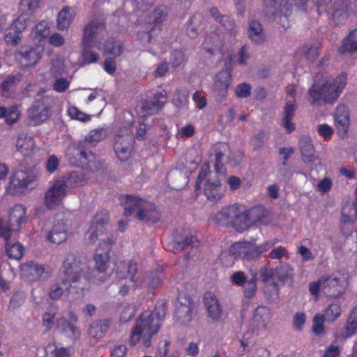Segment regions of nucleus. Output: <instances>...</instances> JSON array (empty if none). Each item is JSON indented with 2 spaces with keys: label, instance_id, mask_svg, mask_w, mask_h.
I'll list each match as a JSON object with an SVG mask.
<instances>
[{
  "label": "nucleus",
  "instance_id": "obj_1",
  "mask_svg": "<svg viewBox=\"0 0 357 357\" xmlns=\"http://www.w3.org/2000/svg\"><path fill=\"white\" fill-rule=\"evenodd\" d=\"M63 275L54 283L49 291V296L57 300L64 292L63 287L68 294V301L70 307L80 304L84 297V292L89 289V280L81 273L85 266L76 260L73 254H68L63 264Z\"/></svg>",
  "mask_w": 357,
  "mask_h": 357
},
{
  "label": "nucleus",
  "instance_id": "obj_2",
  "mask_svg": "<svg viewBox=\"0 0 357 357\" xmlns=\"http://www.w3.org/2000/svg\"><path fill=\"white\" fill-rule=\"evenodd\" d=\"M166 314V303L158 302L151 312L145 311L137 319L130 337V344L134 346L142 340L144 347L151 345L153 336L158 333Z\"/></svg>",
  "mask_w": 357,
  "mask_h": 357
},
{
  "label": "nucleus",
  "instance_id": "obj_3",
  "mask_svg": "<svg viewBox=\"0 0 357 357\" xmlns=\"http://www.w3.org/2000/svg\"><path fill=\"white\" fill-rule=\"evenodd\" d=\"M347 82V74L341 73L335 79H324L321 86L314 83L308 90L310 103L313 105L333 103L340 96Z\"/></svg>",
  "mask_w": 357,
  "mask_h": 357
},
{
  "label": "nucleus",
  "instance_id": "obj_4",
  "mask_svg": "<svg viewBox=\"0 0 357 357\" xmlns=\"http://www.w3.org/2000/svg\"><path fill=\"white\" fill-rule=\"evenodd\" d=\"M121 204L124 207L126 216L134 215L144 222H156L160 219V213L151 202L136 196L123 195L119 197Z\"/></svg>",
  "mask_w": 357,
  "mask_h": 357
},
{
  "label": "nucleus",
  "instance_id": "obj_5",
  "mask_svg": "<svg viewBox=\"0 0 357 357\" xmlns=\"http://www.w3.org/2000/svg\"><path fill=\"white\" fill-rule=\"evenodd\" d=\"M349 275L342 274H333L330 276H321L317 281L312 282L309 284L310 294L319 298V292L321 291L327 296L337 298L344 294L348 286Z\"/></svg>",
  "mask_w": 357,
  "mask_h": 357
},
{
  "label": "nucleus",
  "instance_id": "obj_6",
  "mask_svg": "<svg viewBox=\"0 0 357 357\" xmlns=\"http://www.w3.org/2000/svg\"><path fill=\"white\" fill-rule=\"evenodd\" d=\"M112 243L113 241L108 238L107 241H102L99 244L98 248L93 257L95 268L92 271L91 275H86L88 267L76 258L77 261L85 266L84 271L81 274L89 278V284L91 282L96 284H100L109 277L110 273L108 271L109 265V253Z\"/></svg>",
  "mask_w": 357,
  "mask_h": 357
},
{
  "label": "nucleus",
  "instance_id": "obj_7",
  "mask_svg": "<svg viewBox=\"0 0 357 357\" xmlns=\"http://www.w3.org/2000/svg\"><path fill=\"white\" fill-rule=\"evenodd\" d=\"M195 188L197 190L203 188L207 200L213 203L221 199L225 192L224 188L217 178V173H212L208 165L202 166L196 181Z\"/></svg>",
  "mask_w": 357,
  "mask_h": 357
},
{
  "label": "nucleus",
  "instance_id": "obj_8",
  "mask_svg": "<svg viewBox=\"0 0 357 357\" xmlns=\"http://www.w3.org/2000/svg\"><path fill=\"white\" fill-rule=\"evenodd\" d=\"M105 27V20L103 17L91 20L83 28L82 45H116L117 40L115 38L109 36L108 33L106 37L102 33Z\"/></svg>",
  "mask_w": 357,
  "mask_h": 357
},
{
  "label": "nucleus",
  "instance_id": "obj_9",
  "mask_svg": "<svg viewBox=\"0 0 357 357\" xmlns=\"http://www.w3.org/2000/svg\"><path fill=\"white\" fill-rule=\"evenodd\" d=\"M278 242L277 239L266 241L259 245L253 241L236 242L231 245L230 252L246 261L257 260Z\"/></svg>",
  "mask_w": 357,
  "mask_h": 357
},
{
  "label": "nucleus",
  "instance_id": "obj_10",
  "mask_svg": "<svg viewBox=\"0 0 357 357\" xmlns=\"http://www.w3.org/2000/svg\"><path fill=\"white\" fill-rule=\"evenodd\" d=\"M40 175V170L36 167L17 171L11 177L8 190L13 195L26 192L35 188Z\"/></svg>",
  "mask_w": 357,
  "mask_h": 357
},
{
  "label": "nucleus",
  "instance_id": "obj_11",
  "mask_svg": "<svg viewBox=\"0 0 357 357\" xmlns=\"http://www.w3.org/2000/svg\"><path fill=\"white\" fill-rule=\"evenodd\" d=\"M154 1L155 0H132V5L136 7V15L142 18V22L158 24L166 20L168 10L164 6L154 8L151 13L146 14Z\"/></svg>",
  "mask_w": 357,
  "mask_h": 357
},
{
  "label": "nucleus",
  "instance_id": "obj_12",
  "mask_svg": "<svg viewBox=\"0 0 357 357\" xmlns=\"http://www.w3.org/2000/svg\"><path fill=\"white\" fill-rule=\"evenodd\" d=\"M26 220V210L21 204L15 205L9 214L8 225L0 219V238L5 241L10 239L13 231H17Z\"/></svg>",
  "mask_w": 357,
  "mask_h": 357
},
{
  "label": "nucleus",
  "instance_id": "obj_13",
  "mask_svg": "<svg viewBox=\"0 0 357 357\" xmlns=\"http://www.w3.org/2000/svg\"><path fill=\"white\" fill-rule=\"evenodd\" d=\"M77 321V315L70 309L66 313V317H62L56 321V327L66 337L76 340L81 335V330L76 326Z\"/></svg>",
  "mask_w": 357,
  "mask_h": 357
},
{
  "label": "nucleus",
  "instance_id": "obj_14",
  "mask_svg": "<svg viewBox=\"0 0 357 357\" xmlns=\"http://www.w3.org/2000/svg\"><path fill=\"white\" fill-rule=\"evenodd\" d=\"M51 100L48 98H41L36 100L28 111V121L33 126L45 122L50 116Z\"/></svg>",
  "mask_w": 357,
  "mask_h": 357
},
{
  "label": "nucleus",
  "instance_id": "obj_15",
  "mask_svg": "<svg viewBox=\"0 0 357 357\" xmlns=\"http://www.w3.org/2000/svg\"><path fill=\"white\" fill-rule=\"evenodd\" d=\"M116 273L119 278H130L135 286L143 283L144 276L142 273L138 272V265L134 260L116 261Z\"/></svg>",
  "mask_w": 357,
  "mask_h": 357
},
{
  "label": "nucleus",
  "instance_id": "obj_16",
  "mask_svg": "<svg viewBox=\"0 0 357 357\" xmlns=\"http://www.w3.org/2000/svg\"><path fill=\"white\" fill-rule=\"evenodd\" d=\"M107 130L105 128H97L91 130L84 138V142H79L77 146L79 155L85 160L92 162L95 159L94 154L84 148V144H96L105 139Z\"/></svg>",
  "mask_w": 357,
  "mask_h": 357
},
{
  "label": "nucleus",
  "instance_id": "obj_17",
  "mask_svg": "<svg viewBox=\"0 0 357 357\" xmlns=\"http://www.w3.org/2000/svg\"><path fill=\"white\" fill-rule=\"evenodd\" d=\"M167 101V93L165 91L157 92L153 97L146 101L137 110L139 118L144 119L148 116L158 113Z\"/></svg>",
  "mask_w": 357,
  "mask_h": 357
},
{
  "label": "nucleus",
  "instance_id": "obj_18",
  "mask_svg": "<svg viewBox=\"0 0 357 357\" xmlns=\"http://www.w3.org/2000/svg\"><path fill=\"white\" fill-rule=\"evenodd\" d=\"M295 93L296 87L294 86L288 90L287 95L290 99L287 101L282 114L281 125L287 133H291L296 129L295 123L292 121L296 109Z\"/></svg>",
  "mask_w": 357,
  "mask_h": 357
},
{
  "label": "nucleus",
  "instance_id": "obj_19",
  "mask_svg": "<svg viewBox=\"0 0 357 357\" xmlns=\"http://www.w3.org/2000/svg\"><path fill=\"white\" fill-rule=\"evenodd\" d=\"M67 191L63 183L55 179L45 194V204L49 208H54L62 204Z\"/></svg>",
  "mask_w": 357,
  "mask_h": 357
},
{
  "label": "nucleus",
  "instance_id": "obj_20",
  "mask_svg": "<svg viewBox=\"0 0 357 357\" xmlns=\"http://www.w3.org/2000/svg\"><path fill=\"white\" fill-rule=\"evenodd\" d=\"M27 12L29 14H22L15 20L14 29L5 35L4 39L7 45H17L21 41L22 32L26 28L29 15L32 14Z\"/></svg>",
  "mask_w": 357,
  "mask_h": 357
},
{
  "label": "nucleus",
  "instance_id": "obj_21",
  "mask_svg": "<svg viewBox=\"0 0 357 357\" xmlns=\"http://www.w3.org/2000/svg\"><path fill=\"white\" fill-rule=\"evenodd\" d=\"M204 304L209 318L215 322L220 321L222 307L217 296L212 291H207L204 295Z\"/></svg>",
  "mask_w": 357,
  "mask_h": 357
},
{
  "label": "nucleus",
  "instance_id": "obj_22",
  "mask_svg": "<svg viewBox=\"0 0 357 357\" xmlns=\"http://www.w3.org/2000/svg\"><path fill=\"white\" fill-rule=\"evenodd\" d=\"M296 0H281L278 11L276 13V20L280 28L287 30L291 25V15L294 3Z\"/></svg>",
  "mask_w": 357,
  "mask_h": 357
},
{
  "label": "nucleus",
  "instance_id": "obj_23",
  "mask_svg": "<svg viewBox=\"0 0 357 357\" xmlns=\"http://www.w3.org/2000/svg\"><path fill=\"white\" fill-rule=\"evenodd\" d=\"M68 227L63 219H56L47 234V239L52 243L60 244L68 238Z\"/></svg>",
  "mask_w": 357,
  "mask_h": 357
},
{
  "label": "nucleus",
  "instance_id": "obj_24",
  "mask_svg": "<svg viewBox=\"0 0 357 357\" xmlns=\"http://www.w3.org/2000/svg\"><path fill=\"white\" fill-rule=\"evenodd\" d=\"M43 46H22L17 57L21 65L29 67L35 65L41 58Z\"/></svg>",
  "mask_w": 357,
  "mask_h": 357
},
{
  "label": "nucleus",
  "instance_id": "obj_25",
  "mask_svg": "<svg viewBox=\"0 0 357 357\" xmlns=\"http://www.w3.org/2000/svg\"><path fill=\"white\" fill-rule=\"evenodd\" d=\"M347 0H330L329 17L335 24L342 23L347 18Z\"/></svg>",
  "mask_w": 357,
  "mask_h": 357
},
{
  "label": "nucleus",
  "instance_id": "obj_26",
  "mask_svg": "<svg viewBox=\"0 0 357 357\" xmlns=\"http://www.w3.org/2000/svg\"><path fill=\"white\" fill-rule=\"evenodd\" d=\"M335 125L337 132L340 136H344L349 128V113L345 105H339L337 107L334 114Z\"/></svg>",
  "mask_w": 357,
  "mask_h": 357
},
{
  "label": "nucleus",
  "instance_id": "obj_27",
  "mask_svg": "<svg viewBox=\"0 0 357 357\" xmlns=\"http://www.w3.org/2000/svg\"><path fill=\"white\" fill-rule=\"evenodd\" d=\"M231 82V70L226 68L216 75V79L213 86L215 95L220 98H224L227 92Z\"/></svg>",
  "mask_w": 357,
  "mask_h": 357
},
{
  "label": "nucleus",
  "instance_id": "obj_28",
  "mask_svg": "<svg viewBox=\"0 0 357 357\" xmlns=\"http://www.w3.org/2000/svg\"><path fill=\"white\" fill-rule=\"evenodd\" d=\"M273 313L270 307L265 305L258 306L253 314V322L257 330L265 331L271 322Z\"/></svg>",
  "mask_w": 357,
  "mask_h": 357
},
{
  "label": "nucleus",
  "instance_id": "obj_29",
  "mask_svg": "<svg viewBox=\"0 0 357 357\" xmlns=\"http://www.w3.org/2000/svg\"><path fill=\"white\" fill-rule=\"evenodd\" d=\"M44 273V266L33 261L25 263L21 266V276L29 282L37 280Z\"/></svg>",
  "mask_w": 357,
  "mask_h": 357
},
{
  "label": "nucleus",
  "instance_id": "obj_30",
  "mask_svg": "<svg viewBox=\"0 0 357 357\" xmlns=\"http://www.w3.org/2000/svg\"><path fill=\"white\" fill-rule=\"evenodd\" d=\"M178 297V305L176 306V317L178 321L181 324H187L192 319L194 305L192 301L188 299L185 303H182Z\"/></svg>",
  "mask_w": 357,
  "mask_h": 357
},
{
  "label": "nucleus",
  "instance_id": "obj_31",
  "mask_svg": "<svg viewBox=\"0 0 357 357\" xmlns=\"http://www.w3.org/2000/svg\"><path fill=\"white\" fill-rule=\"evenodd\" d=\"M21 106L11 105L10 107H0V119H4L5 123L8 126L16 123L21 116Z\"/></svg>",
  "mask_w": 357,
  "mask_h": 357
},
{
  "label": "nucleus",
  "instance_id": "obj_32",
  "mask_svg": "<svg viewBox=\"0 0 357 357\" xmlns=\"http://www.w3.org/2000/svg\"><path fill=\"white\" fill-rule=\"evenodd\" d=\"M238 211L236 205H231L222 208L213 218L214 221L219 225L233 224V220Z\"/></svg>",
  "mask_w": 357,
  "mask_h": 357
},
{
  "label": "nucleus",
  "instance_id": "obj_33",
  "mask_svg": "<svg viewBox=\"0 0 357 357\" xmlns=\"http://www.w3.org/2000/svg\"><path fill=\"white\" fill-rule=\"evenodd\" d=\"M57 179L63 183V187L66 188V191L68 188H75L82 186L86 182L84 175L78 174L76 172H72Z\"/></svg>",
  "mask_w": 357,
  "mask_h": 357
},
{
  "label": "nucleus",
  "instance_id": "obj_34",
  "mask_svg": "<svg viewBox=\"0 0 357 357\" xmlns=\"http://www.w3.org/2000/svg\"><path fill=\"white\" fill-rule=\"evenodd\" d=\"M75 17V11L70 6H64L57 15V28L59 30H67L72 24Z\"/></svg>",
  "mask_w": 357,
  "mask_h": 357
},
{
  "label": "nucleus",
  "instance_id": "obj_35",
  "mask_svg": "<svg viewBox=\"0 0 357 357\" xmlns=\"http://www.w3.org/2000/svg\"><path fill=\"white\" fill-rule=\"evenodd\" d=\"M35 148L33 138L26 134L22 133L19 135L16 142L17 150L23 155H29Z\"/></svg>",
  "mask_w": 357,
  "mask_h": 357
},
{
  "label": "nucleus",
  "instance_id": "obj_36",
  "mask_svg": "<svg viewBox=\"0 0 357 357\" xmlns=\"http://www.w3.org/2000/svg\"><path fill=\"white\" fill-rule=\"evenodd\" d=\"M252 225L259 223L266 225L268 211L262 206H255L245 211Z\"/></svg>",
  "mask_w": 357,
  "mask_h": 357
},
{
  "label": "nucleus",
  "instance_id": "obj_37",
  "mask_svg": "<svg viewBox=\"0 0 357 357\" xmlns=\"http://www.w3.org/2000/svg\"><path fill=\"white\" fill-rule=\"evenodd\" d=\"M299 145L302 154L303 160L305 163H310L314 162L316 159V156L314 155V149L310 138H302L300 140Z\"/></svg>",
  "mask_w": 357,
  "mask_h": 357
},
{
  "label": "nucleus",
  "instance_id": "obj_38",
  "mask_svg": "<svg viewBox=\"0 0 357 357\" xmlns=\"http://www.w3.org/2000/svg\"><path fill=\"white\" fill-rule=\"evenodd\" d=\"M215 169L217 174H222L225 172L221 161L223 156L229 151V145L227 143H219L215 145Z\"/></svg>",
  "mask_w": 357,
  "mask_h": 357
},
{
  "label": "nucleus",
  "instance_id": "obj_39",
  "mask_svg": "<svg viewBox=\"0 0 357 357\" xmlns=\"http://www.w3.org/2000/svg\"><path fill=\"white\" fill-rule=\"evenodd\" d=\"M109 328L107 321H98L92 323L89 328V335L91 337L99 340L102 338Z\"/></svg>",
  "mask_w": 357,
  "mask_h": 357
},
{
  "label": "nucleus",
  "instance_id": "obj_40",
  "mask_svg": "<svg viewBox=\"0 0 357 357\" xmlns=\"http://www.w3.org/2000/svg\"><path fill=\"white\" fill-rule=\"evenodd\" d=\"M132 146V141L130 139H126L124 142V146H121V144L118 142L114 144L115 153L119 159L122 161H126L130 158Z\"/></svg>",
  "mask_w": 357,
  "mask_h": 357
},
{
  "label": "nucleus",
  "instance_id": "obj_41",
  "mask_svg": "<svg viewBox=\"0 0 357 357\" xmlns=\"http://www.w3.org/2000/svg\"><path fill=\"white\" fill-rule=\"evenodd\" d=\"M341 313L342 308L339 302H332L324 310L322 315L325 317L326 321L333 323L341 315Z\"/></svg>",
  "mask_w": 357,
  "mask_h": 357
},
{
  "label": "nucleus",
  "instance_id": "obj_42",
  "mask_svg": "<svg viewBox=\"0 0 357 357\" xmlns=\"http://www.w3.org/2000/svg\"><path fill=\"white\" fill-rule=\"evenodd\" d=\"M248 33L250 38L256 42H263L264 32L261 24L257 20H252L249 24Z\"/></svg>",
  "mask_w": 357,
  "mask_h": 357
},
{
  "label": "nucleus",
  "instance_id": "obj_43",
  "mask_svg": "<svg viewBox=\"0 0 357 357\" xmlns=\"http://www.w3.org/2000/svg\"><path fill=\"white\" fill-rule=\"evenodd\" d=\"M189 100V92L185 87H179L176 89L172 99L173 104L178 108L185 107Z\"/></svg>",
  "mask_w": 357,
  "mask_h": 357
},
{
  "label": "nucleus",
  "instance_id": "obj_44",
  "mask_svg": "<svg viewBox=\"0 0 357 357\" xmlns=\"http://www.w3.org/2000/svg\"><path fill=\"white\" fill-rule=\"evenodd\" d=\"M232 225L239 232L244 231L252 225L245 211L241 213L238 212Z\"/></svg>",
  "mask_w": 357,
  "mask_h": 357
},
{
  "label": "nucleus",
  "instance_id": "obj_45",
  "mask_svg": "<svg viewBox=\"0 0 357 357\" xmlns=\"http://www.w3.org/2000/svg\"><path fill=\"white\" fill-rule=\"evenodd\" d=\"M98 54L91 49V46H87L84 49L81 57L79 60L80 66H84L96 63L98 60Z\"/></svg>",
  "mask_w": 357,
  "mask_h": 357
},
{
  "label": "nucleus",
  "instance_id": "obj_46",
  "mask_svg": "<svg viewBox=\"0 0 357 357\" xmlns=\"http://www.w3.org/2000/svg\"><path fill=\"white\" fill-rule=\"evenodd\" d=\"M276 0H264L263 1V12L266 18L272 22L276 20V13L278 11L279 8H277Z\"/></svg>",
  "mask_w": 357,
  "mask_h": 357
},
{
  "label": "nucleus",
  "instance_id": "obj_47",
  "mask_svg": "<svg viewBox=\"0 0 357 357\" xmlns=\"http://www.w3.org/2000/svg\"><path fill=\"white\" fill-rule=\"evenodd\" d=\"M275 274L280 281L285 282L293 278L294 269L289 264L282 263L275 268Z\"/></svg>",
  "mask_w": 357,
  "mask_h": 357
},
{
  "label": "nucleus",
  "instance_id": "obj_48",
  "mask_svg": "<svg viewBox=\"0 0 357 357\" xmlns=\"http://www.w3.org/2000/svg\"><path fill=\"white\" fill-rule=\"evenodd\" d=\"M58 308L56 305H51L48 307L43 317V325L47 329H50L56 325L54 318L57 314Z\"/></svg>",
  "mask_w": 357,
  "mask_h": 357
},
{
  "label": "nucleus",
  "instance_id": "obj_49",
  "mask_svg": "<svg viewBox=\"0 0 357 357\" xmlns=\"http://www.w3.org/2000/svg\"><path fill=\"white\" fill-rule=\"evenodd\" d=\"M15 76H9L0 84V94L4 98H13Z\"/></svg>",
  "mask_w": 357,
  "mask_h": 357
},
{
  "label": "nucleus",
  "instance_id": "obj_50",
  "mask_svg": "<svg viewBox=\"0 0 357 357\" xmlns=\"http://www.w3.org/2000/svg\"><path fill=\"white\" fill-rule=\"evenodd\" d=\"M128 139H130L132 141V143L134 142L132 130L130 126L122 127L115 135L114 144H116L118 142L121 144V146H124V142Z\"/></svg>",
  "mask_w": 357,
  "mask_h": 357
},
{
  "label": "nucleus",
  "instance_id": "obj_51",
  "mask_svg": "<svg viewBox=\"0 0 357 357\" xmlns=\"http://www.w3.org/2000/svg\"><path fill=\"white\" fill-rule=\"evenodd\" d=\"M45 353L50 357H70L68 349L59 347L55 344H50L45 348Z\"/></svg>",
  "mask_w": 357,
  "mask_h": 357
},
{
  "label": "nucleus",
  "instance_id": "obj_52",
  "mask_svg": "<svg viewBox=\"0 0 357 357\" xmlns=\"http://www.w3.org/2000/svg\"><path fill=\"white\" fill-rule=\"evenodd\" d=\"M6 242V252L9 258L16 260L20 259L23 255V246L19 243H15L10 245L8 241Z\"/></svg>",
  "mask_w": 357,
  "mask_h": 357
},
{
  "label": "nucleus",
  "instance_id": "obj_53",
  "mask_svg": "<svg viewBox=\"0 0 357 357\" xmlns=\"http://www.w3.org/2000/svg\"><path fill=\"white\" fill-rule=\"evenodd\" d=\"M49 35L50 29L46 22L43 21L36 25L33 38L38 40V42H43V39L46 38Z\"/></svg>",
  "mask_w": 357,
  "mask_h": 357
},
{
  "label": "nucleus",
  "instance_id": "obj_54",
  "mask_svg": "<svg viewBox=\"0 0 357 357\" xmlns=\"http://www.w3.org/2000/svg\"><path fill=\"white\" fill-rule=\"evenodd\" d=\"M67 113L71 119L77 120L82 122H86L91 120L90 115L82 112L74 105L68 106Z\"/></svg>",
  "mask_w": 357,
  "mask_h": 357
},
{
  "label": "nucleus",
  "instance_id": "obj_55",
  "mask_svg": "<svg viewBox=\"0 0 357 357\" xmlns=\"http://www.w3.org/2000/svg\"><path fill=\"white\" fill-rule=\"evenodd\" d=\"M109 222V213L107 211H101L93 217L91 225H94L100 230L103 231L104 226Z\"/></svg>",
  "mask_w": 357,
  "mask_h": 357
},
{
  "label": "nucleus",
  "instance_id": "obj_56",
  "mask_svg": "<svg viewBox=\"0 0 357 357\" xmlns=\"http://www.w3.org/2000/svg\"><path fill=\"white\" fill-rule=\"evenodd\" d=\"M243 294L246 298H250L255 296L257 291V278L252 276L251 279L248 280L242 286Z\"/></svg>",
  "mask_w": 357,
  "mask_h": 357
},
{
  "label": "nucleus",
  "instance_id": "obj_57",
  "mask_svg": "<svg viewBox=\"0 0 357 357\" xmlns=\"http://www.w3.org/2000/svg\"><path fill=\"white\" fill-rule=\"evenodd\" d=\"M56 79L52 84V89L58 92L63 93L68 89L72 77H56Z\"/></svg>",
  "mask_w": 357,
  "mask_h": 357
},
{
  "label": "nucleus",
  "instance_id": "obj_58",
  "mask_svg": "<svg viewBox=\"0 0 357 357\" xmlns=\"http://www.w3.org/2000/svg\"><path fill=\"white\" fill-rule=\"evenodd\" d=\"M135 307L133 305H125L123 306L121 314L120 321L121 323H126L130 321L135 316Z\"/></svg>",
  "mask_w": 357,
  "mask_h": 357
},
{
  "label": "nucleus",
  "instance_id": "obj_59",
  "mask_svg": "<svg viewBox=\"0 0 357 357\" xmlns=\"http://www.w3.org/2000/svg\"><path fill=\"white\" fill-rule=\"evenodd\" d=\"M102 230H100L98 227H95L94 225H90L88 231L85 234L84 240L86 243L93 244L98 240V237L102 234Z\"/></svg>",
  "mask_w": 357,
  "mask_h": 357
},
{
  "label": "nucleus",
  "instance_id": "obj_60",
  "mask_svg": "<svg viewBox=\"0 0 357 357\" xmlns=\"http://www.w3.org/2000/svg\"><path fill=\"white\" fill-rule=\"evenodd\" d=\"M66 65L62 59H57L53 61L52 66L50 68V73L54 77L61 76L65 73Z\"/></svg>",
  "mask_w": 357,
  "mask_h": 357
},
{
  "label": "nucleus",
  "instance_id": "obj_61",
  "mask_svg": "<svg viewBox=\"0 0 357 357\" xmlns=\"http://www.w3.org/2000/svg\"><path fill=\"white\" fill-rule=\"evenodd\" d=\"M326 321L325 317L322 314H316L312 320V332L316 335H320L324 333V324Z\"/></svg>",
  "mask_w": 357,
  "mask_h": 357
},
{
  "label": "nucleus",
  "instance_id": "obj_62",
  "mask_svg": "<svg viewBox=\"0 0 357 357\" xmlns=\"http://www.w3.org/2000/svg\"><path fill=\"white\" fill-rule=\"evenodd\" d=\"M317 131L318 135L326 141L330 140L334 132L333 128L326 123L319 124L317 126Z\"/></svg>",
  "mask_w": 357,
  "mask_h": 357
},
{
  "label": "nucleus",
  "instance_id": "obj_63",
  "mask_svg": "<svg viewBox=\"0 0 357 357\" xmlns=\"http://www.w3.org/2000/svg\"><path fill=\"white\" fill-rule=\"evenodd\" d=\"M199 245V241L197 238L193 236L190 237H186L183 241L181 242H175L174 243V248L176 250H183L186 246L191 245L192 247H198Z\"/></svg>",
  "mask_w": 357,
  "mask_h": 357
},
{
  "label": "nucleus",
  "instance_id": "obj_64",
  "mask_svg": "<svg viewBox=\"0 0 357 357\" xmlns=\"http://www.w3.org/2000/svg\"><path fill=\"white\" fill-rule=\"evenodd\" d=\"M222 25V26L225 29V30L229 33L231 36H235L236 33V27L235 24V22L233 19H231L229 16L226 15L221 22H219Z\"/></svg>",
  "mask_w": 357,
  "mask_h": 357
}]
</instances>
